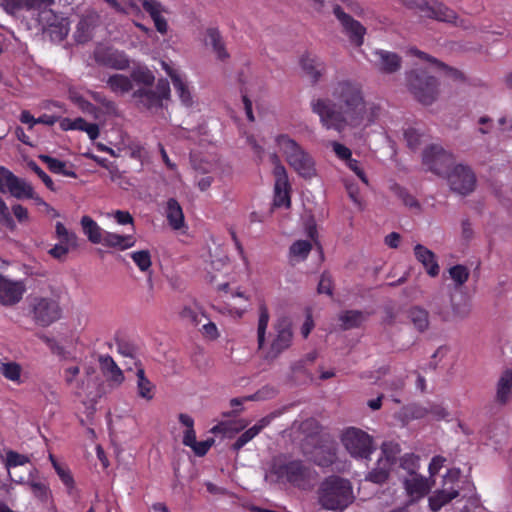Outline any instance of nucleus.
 I'll return each mask as SVG.
<instances>
[{
	"label": "nucleus",
	"instance_id": "obj_21",
	"mask_svg": "<svg viewBox=\"0 0 512 512\" xmlns=\"http://www.w3.org/2000/svg\"><path fill=\"white\" fill-rule=\"evenodd\" d=\"M414 255L416 259L423 265L429 276H438L440 267L434 252L421 244H417L414 247Z\"/></svg>",
	"mask_w": 512,
	"mask_h": 512
},
{
	"label": "nucleus",
	"instance_id": "obj_20",
	"mask_svg": "<svg viewBox=\"0 0 512 512\" xmlns=\"http://www.w3.org/2000/svg\"><path fill=\"white\" fill-rule=\"evenodd\" d=\"M163 209L167 222L173 230H181L186 227L183 209L175 198H169L164 203Z\"/></svg>",
	"mask_w": 512,
	"mask_h": 512
},
{
	"label": "nucleus",
	"instance_id": "obj_61",
	"mask_svg": "<svg viewBox=\"0 0 512 512\" xmlns=\"http://www.w3.org/2000/svg\"><path fill=\"white\" fill-rule=\"evenodd\" d=\"M347 166L361 179L365 184H368V179L359 165V162L352 157L346 161Z\"/></svg>",
	"mask_w": 512,
	"mask_h": 512
},
{
	"label": "nucleus",
	"instance_id": "obj_37",
	"mask_svg": "<svg viewBox=\"0 0 512 512\" xmlns=\"http://www.w3.org/2000/svg\"><path fill=\"white\" fill-rule=\"evenodd\" d=\"M206 45H211L217 57L221 60L228 58V53L225 50L219 31L215 28H209L206 31L205 38Z\"/></svg>",
	"mask_w": 512,
	"mask_h": 512
},
{
	"label": "nucleus",
	"instance_id": "obj_54",
	"mask_svg": "<svg viewBox=\"0 0 512 512\" xmlns=\"http://www.w3.org/2000/svg\"><path fill=\"white\" fill-rule=\"evenodd\" d=\"M54 469L56 473L58 474L59 478L62 480V482L68 487L73 488L74 486V480L72 475L70 474V471L66 469L64 466L59 464L58 462H54Z\"/></svg>",
	"mask_w": 512,
	"mask_h": 512
},
{
	"label": "nucleus",
	"instance_id": "obj_4",
	"mask_svg": "<svg viewBox=\"0 0 512 512\" xmlns=\"http://www.w3.org/2000/svg\"><path fill=\"white\" fill-rule=\"evenodd\" d=\"M408 89L423 105H431L438 96V81L425 70L415 69L407 74Z\"/></svg>",
	"mask_w": 512,
	"mask_h": 512
},
{
	"label": "nucleus",
	"instance_id": "obj_11",
	"mask_svg": "<svg viewBox=\"0 0 512 512\" xmlns=\"http://www.w3.org/2000/svg\"><path fill=\"white\" fill-rule=\"evenodd\" d=\"M271 160L274 164L273 175L274 185V205L277 207L290 206V184L285 167L280 163L277 155H272Z\"/></svg>",
	"mask_w": 512,
	"mask_h": 512
},
{
	"label": "nucleus",
	"instance_id": "obj_64",
	"mask_svg": "<svg viewBox=\"0 0 512 512\" xmlns=\"http://www.w3.org/2000/svg\"><path fill=\"white\" fill-rule=\"evenodd\" d=\"M69 250L63 244H56L49 250V254L58 260H64Z\"/></svg>",
	"mask_w": 512,
	"mask_h": 512
},
{
	"label": "nucleus",
	"instance_id": "obj_47",
	"mask_svg": "<svg viewBox=\"0 0 512 512\" xmlns=\"http://www.w3.org/2000/svg\"><path fill=\"white\" fill-rule=\"evenodd\" d=\"M450 278L453 280L456 287L464 285L469 278V270L464 265H455L448 269Z\"/></svg>",
	"mask_w": 512,
	"mask_h": 512
},
{
	"label": "nucleus",
	"instance_id": "obj_48",
	"mask_svg": "<svg viewBox=\"0 0 512 512\" xmlns=\"http://www.w3.org/2000/svg\"><path fill=\"white\" fill-rule=\"evenodd\" d=\"M73 130L85 131L91 140L99 136V127L95 123H88L83 118L73 120Z\"/></svg>",
	"mask_w": 512,
	"mask_h": 512
},
{
	"label": "nucleus",
	"instance_id": "obj_33",
	"mask_svg": "<svg viewBox=\"0 0 512 512\" xmlns=\"http://www.w3.org/2000/svg\"><path fill=\"white\" fill-rule=\"evenodd\" d=\"M39 159L47 165V167L52 173L61 174L71 178L77 177L76 172L71 169L72 164H70V168H68L66 162L58 160L48 155H40Z\"/></svg>",
	"mask_w": 512,
	"mask_h": 512
},
{
	"label": "nucleus",
	"instance_id": "obj_19",
	"mask_svg": "<svg viewBox=\"0 0 512 512\" xmlns=\"http://www.w3.org/2000/svg\"><path fill=\"white\" fill-rule=\"evenodd\" d=\"M451 312L443 305V297L440 293L435 294L430 301V307L433 312L441 317L442 320L448 321L453 317L466 318L470 309L467 305L455 304L452 296L450 297Z\"/></svg>",
	"mask_w": 512,
	"mask_h": 512
},
{
	"label": "nucleus",
	"instance_id": "obj_39",
	"mask_svg": "<svg viewBox=\"0 0 512 512\" xmlns=\"http://www.w3.org/2000/svg\"><path fill=\"white\" fill-rule=\"evenodd\" d=\"M130 79L138 85H143V88H146L153 85L155 76L147 67L137 66L132 69Z\"/></svg>",
	"mask_w": 512,
	"mask_h": 512
},
{
	"label": "nucleus",
	"instance_id": "obj_38",
	"mask_svg": "<svg viewBox=\"0 0 512 512\" xmlns=\"http://www.w3.org/2000/svg\"><path fill=\"white\" fill-rule=\"evenodd\" d=\"M136 376L138 396L148 401L151 400L154 397V385L146 378L142 368L137 369Z\"/></svg>",
	"mask_w": 512,
	"mask_h": 512
},
{
	"label": "nucleus",
	"instance_id": "obj_23",
	"mask_svg": "<svg viewBox=\"0 0 512 512\" xmlns=\"http://www.w3.org/2000/svg\"><path fill=\"white\" fill-rule=\"evenodd\" d=\"M337 459V447L333 441L315 447L312 460L319 466L328 467Z\"/></svg>",
	"mask_w": 512,
	"mask_h": 512
},
{
	"label": "nucleus",
	"instance_id": "obj_25",
	"mask_svg": "<svg viewBox=\"0 0 512 512\" xmlns=\"http://www.w3.org/2000/svg\"><path fill=\"white\" fill-rule=\"evenodd\" d=\"M163 67L170 76L174 89L180 98L182 104L186 107H191L193 105V98L191 92L186 84V82L181 78V76L168 67L165 63H163Z\"/></svg>",
	"mask_w": 512,
	"mask_h": 512
},
{
	"label": "nucleus",
	"instance_id": "obj_56",
	"mask_svg": "<svg viewBox=\"0 0 512 512\" xmlns=\"http://www.w3.org/2000/svg\"><path fill=\"white\" fill-rule=\"evenodd\" d=\"M404 137L407 141L408 146L411 149H416L419 146L420 140H421V134L416 129H413V128L407 129L404 132Z\"/></svg>",
	"mask_w": 512,
	"mask_h": 512
},
{
	"label": "nucleus",
	"instance_id": "obj_9",
	"mask_svg": "<svg viewBox=\"0 0 512 512\" xmlns=\"http://www.w3.org/2000/svg\"><path fill=\"white\" fill-rule=\"evenodd\" d=\"M450 189L459 195L466 196L476 187V175L469 166L455 165L447 175Z\"/></svg>",
	"mask_w": 512,
	"mask_h": 512
},
{
	"label": "nucleus",
	"instance_id": "obj_18",
	"mask_svg": "<svg viewBox=\"0 0 512 512\" xmlns=\"http://www.w3.org/2000/svg\"><path fill=\"white\" fill-rule=\"evenodd\" d=\"M279 472L281 476L286 477L287 481L299 487H305L313 476L311 469L301 461H291L282 465Z\"/></svg>",
	"mask_w": 512,
	"mask_h": 512
},
{
	"label": "nucleus",
	"instance_id": "obj_55",
	"mask_svg": "<svg viewBox=\"0 0 512 512\" xmlns=\"http://www.w3.org/2000/svg\"><path fill=\"white\" fill-rule=\"evenodd\" d=\"M29 167L39 176L48 189L56 190L52 179L35 162H30Z\"/></svg>",
	"mask_w": 512,
	"mask_h": 512
},
{
	"label": "nucleus",
	"instance_id": "obj_34",
	"mask_svg": "<svg viewBox=\"0 0 512 512\" xmlns=\"http://www.w3.org/2000/svg\"><path fill=\"white\" fill-rule=\"evenodd\" d=\"M408 318L419 332H425L429 328V313L420 306H413L408 310Z\"/></svg>",
	"mask_w": 512,
	"mask_h": 512
},
{
	"label": "nucleus",
	"instance_id": "obj_12",
	"mask_svg": "<svg viewBox=\"0 0 512 512\" xmlns=\"http://www.w3.org/2000/svg\"><path fill=\"white\" fill-rule=\"evenodd\" d=\"M275 337L272 340L269 351L266 354V358L275 359L284 350L289 348L292 342V329L291 322L286 317L278 318L274 324Z\"/></svg>",
	"mask_w": 512,
	"mask_h": 512
},
{
	"label": "nucleus",
	"instance_id": "obj_7",
	"mask_svg": "<svg viewBox=\"0 0 512 512\" xmlns=\"http://www.w3.org/2000/svg\"><path fill=\"white\" fill-rule=\"evenodd\" d=\"M33 321L41 326L47 327L61 317L59 303L48 297H34L30 302Z\"/></svg>",
	"mask_w": 512,
	"mask_h": 512
},
{
	"label": "nucleus",
	"instance_id": "obj_8",
	"mask_svg": "<svg viewBox=\"0 0 512 512\" xmlns=\"http://www.w3.org/2000/svg\"><path fill=\"white\" fill-rule=\"evenodd\" d=\"M133 98L146 109H158L163 106V101L170 98V85L166 79L157 82L156 89L150 87L139 88L133 92Z\"/></svg>",
	"mask_w": 512,
	"mask_h": 512
},
{
	"label": "nucleus",
	"instance_id": "obj_44",
	"mask_svg": "<svg viewBox=\"0 0 512 512\" xmlns=\"http://www.w3.org/2000/svg\"><path fill=\"white\" fill-rule=\"evenodd\" d=\"M383 457H381L380 465H390L392 466L396 461L398 454L400 453V447L397 443L394 442H384L381 446Z\"/></svg>",
	"mask_w": 512,
	"mask_h": 512
},
{
	"label": "nucleus",
	"instance_id": "obj_51",
	"mask_svg": "<svg viewBox=\"0 0 512 512\" xmlns=\"http://www.w3.org/2000/svg\"><path fill=\"white\" fill-rule=\"evenodd\" d=\"M180 316L183 320L189 322L192 325H198L201 323V317L204 315L200 313L198 307L184 306L180 311Z\"/></svg>",
	"mask_w": 512,
	"mask_h": 512
},
{
	"label": "nucleus",
	"instance_id": "obj_10",
	"mask_svg": "<svg viewBox=\"0 0 512 512\" xmlns=\"http://www.w3.org/2000/svg\"><path fill=\"white\" fill-rule=\"evenodd\" d=\"M0 192L3 194L9 193L17 199H23V197H32V186L7 168L0 166Z\"/></svg>",
	"mask_w": 512,
	"mask_h": 512
},
{
	"label": "nucleus",
	"instance_id": "obj_31",
	"mask_svg": "<svg viewBox=\"0 0 512 512\" xmlns=\"http://www.w3.org/2000/svg\"><path fill=\"white\" fill-rule=\"evenodd\" d=\"M459 495L458 489L454 487L443 488L434 495L429 498L430 508L437 512L440 510L445 504L449 503L452 499L456 498Z\"/></svg>",
	"mask_w": 512,
	"mask_h": 512
},
{
	"label": "nucleus",
	"instance_id": "obj_60",
	"mask_svg": "<svg viewBox=\"0 0 512 512\" xmlns=\"http://www.w3.org/2000/svg\"><path fill=\"white\" fill-rule=\"evenodd\" d=\"M429 415L435 420H442L448 416V412L442 405L430 404Z\"/></svg>",
	"mask_w": 512,
	"mask_h": 512
},
{
	"label": "nucleus",
	"instance_id": "obj_63",
	"mask_svg": "<svg viewBox=\"0 0 512 512\" xmlns=\"http://www.w3.org/2000/svg\"><path fill=\"white\" fill-rule=\"evenodd\" d=\"M12 211L14 216L20 223H24L29 220L28 210L24 206L20 204H15L12 206Z\"/></svg>",
	"mask_w": 512,
	"mask_h": 512
},
{
	"label": "nucleus",
	"instance_id": "obj_45",
	"mask_svg": "<svg viewBox=\"0 0 512 512\" xmlns=\"http://www.w3.org/2000/svg\"><path fill=\"white\" fill-rule=\"evenodd\" d=\"M269 322V312L267 307L262 304L259 307V320L257 328L258 347L262 348L265 343V335Z\"/></svg>",
	"mask_w": 512,
	"mask_h": 512
},
{
	"label": "nucleus",
	"instance_id": "obj_49",
	"mask_svg": "<svg viewBox=\"0 0 512 512\" xmlns=\"http://www.w3.org/2000/svg\"><path fill=\"white\" fill-rule=\"evenodd\" d=\"M390 468V465H380V460H378L377 467L368 474L367 479L377 484L384 483L388 478Z\"/></svg>",
	"mask_w": 512,
	"mask_h": 512
},
{
	"label": "nucleus",
	"instance_id": "obj_32",
	"mask_svg": "<svg viewBox=\"0 0 512 512\" xmlns=\"http://www.w3.org/2000/svg\"><path fill=\"white\" fill-rule=\"evenodd\" d=\"M81 226L91 243L101 244L105 231L91 217L83 216L81 218Z\"/></svg>",
	"mask_w": 512,
	"mask_h": 512
},
{
	"label": "nucleus",
	"instance_id": "obj_27",
	"mask_svg": "<svg viewBox=\"0 0 512 512\" xmlns=\"http://www.w3.org/2000/svg\"><path fill=\"white\" fill-rule=\"evenodd\" d=\"M301 67L312 83H317L325 73V65L316 57L304 56L301 58Z\"/></svg>",
	"mask_w": 512,
	"mask_h": 512
},
{
	"label": "nucleus",
	"instance_id": "obj_35",
	"mask_svg": "<svg viewBox=\"0 0 512 512\" xmlns=\"http://www.w3.org/2000/svg\"><path fill=\"white\" fill-rule=\"evenodd\" d=\"M343 330H349L359 327L366 319L367 315L358 310L343 311L338 316Z\"/></svg>",
	"mask_w": 512,
	"mask_h": 512
},
{
	"label": "nucleus",
	"instance_id": "obj_5",
	"mask_svg": "<svg viewBox=\"0 0 512 512\" xmlns=\"http://www.w3.org/2000/svg\"><path fill=\"white\" fill-rule=\"evenodd\" d=\"M400 2L408 9L416 11L421 17L460 25L456 12L437 0H400Z\"/></svg>",
	"mask_w": 512,
	"mask_h": 512
},
{
	"label": "nucleus",
	"instance_id": "obj_24",
	"mask_svg": "<svg viewBox=\"0 0 512 512\" xmlns=\"http://www.w3.org/2000/svg\"><path fill=\"white\" fill-rule=\"evenodd\" d=\"M512 398V369H506L500 375L496 385L495 400L506 405Z\"/></svg>",
	"mask_w": 512,
	"mask_h": 512
},
{
	"label": "nucleus",
	"instance_id": "obj_17",
	"mask_svg": "<svg viewBox=\"0 0 512 512\" xmlns=\"http://www.w3.org/2000/svg\"><path fill=\"white\" fill-rule=\"evenodd\" d=\"M26 286L22 281H14L0 274V304L14 306L22 300Z\"/></svg>",
	"mask_w": 512,
	"mask_h": 512
},
{
	"label": "nucleus",
	"instance_id": "obj_15",
	"mask_svg": "<svg viewBox=\"0 0 512 512\" xmlns=\"http://www.w3.org/2000/svg\"><path fill=\"white\" fill-rule=\"evenodd\" d=\"M452 156L438 145H431L423 152V164L435 174H443L452 164Z\"/></svg>",
	"mask_w": 512,
	"mask_h": 512
},
{
	"label": "nucleus",
	"instance_id": "obj_41",
	"mask_svg": "<svg viewBox=\"0 0 512 512\" xmlns=\"http://www.w3.org/2000/svg\"><path fill=\"white\" fill-rule=\"evenodd\" d=\"M55 233L57 238L59 239L58 244H63L66 246V249L70 251V249L77 247V236L75 233L68 231V229L64 226L63 223L57 222L55 225Z\"/></svg>",
	"mask_w": 512,
	"mask_h": 512
},
{
	"label": "nucleus",
	"instance_id": "obj_2",
	"mask_svg": "<svg viewBox=\"0 0 512 512\" xmlns=\"http://www.w3.org/2000/svg\"><path fill=\"white\" fill-rule=\"evenodd\" d=\"M354 499L352 484L339 476L327 477L317 490L318 504L329 511H343Z\"/></svg>",
	"mask_w": 512,
	"mask_h": 512
},
{
	"label": "nucleus",
	"instance_id": "obj_22",
	"mask_svg": "<svg viewBox=\"0 0 512 512\" xmlns=\"http://www.w3.org/2000/svg\"><path fill=\"white\" fill-rule=\"evenodd\" d=\"M142 6L153 19L157 31L161 34H165L168 30V24L166 19L162 16L165 9L161 2L158 0H142Z\"/></svg>",
	"mask_w": 512,
	"mask_h": 512
},
{
	"label": "nucleus",
	"instance_id": "obj_1",
	"mask_svg": "<svg viewBox=\"0 0 512 512\" xmlns=\"http://www.w3.org/2000/svg\"><path fill=\"white\" fill-rule=\"evenodd\" d=\"M331 98H316L310 103L313 113L327 130L339 133L347 129H360L371 126L380 115V107L365 101L361 85L349 79L332 84Z\"/></svg>",
	"mask_w": 512,
	"mask_h": 512
},
{
	"label": "nucleus",
	"instance_id": "obj_40",
	"mask_svg": "<svg viewBox=\"0 0 512 512\" xmlns=\"http://www.w3.org/2000/svg\"><path fill=\"white\" fill-rule=\"evenodd\" d=\"M393 194L402 201V203L410 209L421 211V205L419 201L411 195L405 188L398 184H393L390 187Z\"/></svg>",
	"mask_w": 512,
	"mask_h": 512
},
{
	"label": "nucleus",
	"instance_id": "obj_50",
	"mask_svg": "<svg viewBox=\"0 0 512 512\" xmlns=\"http://www.w3.org/2000/svg\"><path fill=\"white\" fill-rule=\"evenodd\" d=\"M131 258L134 261V263L138 266V268L143 272L148 271L149 268L151 267V255L148 250H140L133 252L131 254Z\"/></svg>",
	"mask_w": 512,
	"mask_h": 512
},
{
	"label": "nucleus",
	"instance_id": "obj_26",
	"mask_svg": "<svg viewBox=\"0 0 512 512\" xmlns=\"http://www.w3.org/2000/svg\"><path fill=\"white\" fill-rule=\"evenodd\" d=\"M136 239L133 235H119L116 233L104 232L103 241L101 244L109 248H117L119 250H126L135 246Z\"/></svg>",
	"mask_w": 512,
	"mask_h": 512
},
{
	"label": "nucleus",
	"instance_id": "obj_59",
	"mask_svg": "<svg viewBox=\"0 0 512 512\" xmlns=\"http://www.w3.org/2000/svg\"><path fill=\"white\" fill-rule=\"evenodd\" d=\"M214 443V439L209 438L205 441H196L191 448L197 456H204Z\"/></svg>",
	"mask_w": 512,
	"mask_h": 512
},
{
	"label": "nucleus",
	"instance_id": "obj_14",
	"mask_svg": "<svg viewBox=\"0 0 512 512\" xmlns=\"http://www.w3.org/2000/svg\"><path fill=\"white\" fill-rule=\"evenodd\" d=\"M369 61L377 72L384 75L397 73L402 67V58L397 53L383 49L374 50Z\"/></svg>",
	"mask_w": 512,
	"mask_h": 512
},
{
	"label": "nucleus",
	"instance_id": "obj_43",
	"mask_svg": "<svg viewBox=\"0 0 512 512\" xmlns=\"http://www.w3.org/2000/svg\"><path fill=\"white\" fill-rule=\"evenodd\" d=\"M21 366L16 362H1L0 363V374L3 375L7 380L20 383L21 382Z\"/></svg>",
	"mask_w": 512,
	"mask_h": 512
},
{
	"label": "nucleus",
	"instance_id": "obj_29",
	"mask_svg": "<svg viewBox=\"0 0 512 512\" xmlns=\"http://www.w3.org/2000/svg\"><path fill=\"white\" fill-rule=\"evenodd\" d=\"M99 20V15L92 11L83 15L77 24L76 38L79 42H86L91 37V32Z\"/></svg>",
	"mask_w": 512,
	"mask_h": 512
},
{
	"label": "nucleus",
	"instance_id": "obj_42",
	"mask_svg": "<svg viewBox=\"0 0 512 512\" xmlns=\"http://www.w3.org/2000/svg\"><path fill=\"white\" fill-rule=\"evenodd\" d=\"M33 471H35V469L29 471L27 485L29 486L35 497H37L39 500L43 502H46L49 500L51 495L50 489L45 483L36 481L32 478Z\"/></svg>",
	"mask_w": 512,
	"mask_h": 512
},
{
	"label": "nucleus",
	"instance_id": "obj_36",
	"mask_svg": "<svg viewBox=\"0 0 512 512\" xmlns=\"http://www.w3.org/2000/svg\"><path fill=\"white\" fill-rule=\"evenodd\" d=\"M107 87L114 93L123 95L133 89L130 77L123 74H114L106 81Z\"/></svg>",
	"mask_w": 512,
	"mask_h": 512
},
{
	"label": "nucleus",
	"instance_id": "obj_52",
	"mask_svg": "<svg viewBox=\"0 0 512 512\" xmlns=\"http://www.w3.org/2000/svg\"><path fill=\"white\" fill-rule=\"evenodd\" d=\"M29 462V458L26 455L19 454L15 451H8L6 454V468L8 471L15 469L18 466H23Z\"/></svg>",
	"mask_w": 512,
	"mask_h": 512
},
{
	"label": "nucleus",
	"instance_id": "obj_3",
	"mask_svg": "<svg viewBox=\"0 0 512 512\" xmlns=\"http://www.w3.org/2000/svg\"><path fill=\"white\" fill-rule=\"evenodd\" d=\"M276 142L284 154L287 163L301 177L311 179L316 175L313 158L296 141L287 135H279Z\"/></svg>",
	"mask_w": 512,
	"mask_h": 512
},
{
	"label": "nucleus",
	"instance_id": "obj_30",
	"mask_svg": "<svg viewBox=\"0 0 512 512\" xmlns=\"http://www.w3.org/2000/svg\"><path fill=\"white\" fill-rule=\"evenodd\" d=\"M99 363L103 374L112 382L119 385L124 381L122 370L109 355L100 356Z\"/></svg>",
	"mask_w": 512,
	"mask_h": 512
},
{
	"label": "nucleus",
	"instance_id": "obj_46",
	"mask_svg": "<svg viewBox=\"0 0 512 512\" xmlns=\"http://www.w3.org/2000/svg\"><path fill=\"white\" fill-rule=\"evenodd\" d=\"M311 249L312 244L310 241L298 240L290 246L289 253L298 260H304L309 255Z\"/></svg>",
	"mask_w": 512,
	"mask_h": 512
},
{
	"label": "nucleus",
	"instance_id": "obj_53",
	"mask_svg": "<svg viewBox=\"0 0 512 512\" xmlns=\"http://www.w3.org/2000/svg\"><path fill=\"white\" fill-rule=\"evenodd\" d=\"M318 293L327 294L331 296L333 294V280L329 273L324 272L318 283Z\"/></svg>",
	"mask_w": 512,
	"mask_h": 512
},
{
	"label": "nucleus",
	"instance_id": "obj_6",
	"mask_svg": "<svg viewBox=\"0 0 512 512\" xmlns=\"http://www.w3.org/2000/svg\"><path fill=\"white\" fill-rule=\"evenodd\" d=\"M340 441L348 454L355 459H367L374 451L373 438L356 427L345 428L341 432Z\"/></svg>",
	"mask_w": 512,
	"mask_h": 512
},
{
	"label": "nucleus",
	"instance_id": "obj_16",
	"mask_svg": "<svg viewBox=\"0 0 512 512\" xmlns=\"http://www.w3.org/2000/svg\"><path fill=\"white\" fill-rule=\"evenodd\" d=\"M95 61L103 66L116 70L127 69L130 61L126 54L113 47L99 46L94 51Z\"/></svg>",
	"mask_w": 512,
	"mask_h": 512
},
{
	"label": "nucleus",
	"instance_id": "obj_62",
	"mask_svg": "<svg viewBox=\"0 0 512 512\" xmlns=\"http://www.w3.org/2000/svg\"><path fill=\"white\" fill-rule=\"evenodd\" d=\"M24 0H0V6L9 13L13 14L22 7Z\"/></svg>",
	"mask_w": 512,
	"mask_h": 512
},
{
	"label": "nucleus",
	"instance_id": "obj_58",
	"mask_svg": "<svg viewBox=\"0 0 512 512\" xmlns=\"http://www.w3.org/2000/svg\"><path fill=\"white\" fill-rule=\"evenodd\" d=\"M332 148L336 156L341 160L347 161L352 156L351 150L339 142H332Z\"/></svg>",
	"mask_w": 512,
	"mask_h": 512
},
{
	"label": "nucleus",
	"instance_id": "obj_28",
	"mask_svg": "<svg viewBox=\"0 0 512 512\" xmlns=\"http://www.w3.org/2000/svg\"><path fill=\"white\" fill-rule=\"evenodd\" d=\"M404 485L408 495L413 498H420L429 491L427 480L414 472L404 481Z\"/></svg>",
	"mask_w": 512,
	"mask_h": 512
},
{
	"label": "nucleus",
	"instance_id": "obj_57",
	"mask_svg": "<svg viewBox=\"0 0 512 512\" xmlns=\"http://www.w3.org/2000/svg\"><path fill=\"white\" fill-rule=\"evenodd\" d=\"M254 437H256L255 433L249 428L245 432H243L237 440L233 443L232 448L235 451H239L243 446H245L249 441H251Z\"/></svg>",
	"mask_w": 512,
	"mask_h": 512
},
{
	"label": "nucleus",
	"instance_id": "obj_13",
	"mask_svg": "<svg viewBox=\"0 0 512 512\" xmlns=\"http://www.w3.org/2000/svg\"><path fill=\"white\" fill-rule=\"evenodd\" d=\"M333 14L340 22L343 32L348 36L350 42L355 46H361L366 33L365 27L359 21L353 19L339 5L333 8Z\"/></svg>",
	"mask_w": 512,
	"mask_h": 512
}]
</instances>
